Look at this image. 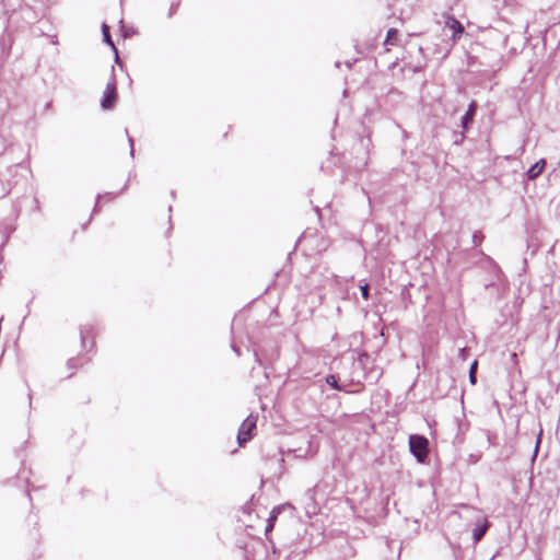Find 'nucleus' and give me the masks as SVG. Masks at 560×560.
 I'll return each instance as SVG.
<instances>
[{"instance_id": "obj_5", "label": "nucleus", "mask_w": 560, "mask_h": 560, "mask_svg": "<svg viewBox=\"0 0 560 560\" xmlns=\"http://www.w3.org/2000/svg\"><path fill=\"white\" fill-rule=\"evenodd\" d=\"M477 107H478V105H477L476 101H471L469 103L468 108H467L465 115L462 117V121H460L462 128L464 130H466L468 128V126L472 122L474 117L477 112Z\"/></svg>"}, {"instance_id": "obj_13", "label": "nucleus", "mask_w": 560, "mask_h": 560, "mask_svg": "<svg viewBox=\"0 0 560 560\" xmlns=\"http://www.w3.org/2000/svg\"><path fill=\"white\" fill-rule=\"evenodd\" d=\"M398 38V31L396 28H389L387 31L385 44L395 45Z\"/></svg>"}, {"instance_id": "obj_3", "label": "nucleus", "mask_w": 560, "mask_h": 560, "mask_svg": "<svg viewBox=\"0 0 560 560\" xmlns=\"http://www.w3.org/2000/svg\"><path fill=\"white\" fill-rule=\"evenodd\" d=\"M257 417L249 415L241 424L237 434V442L240 446H243L253 438V432L256 429Z\"/></svg>"}, {"instance_id": "obj_12", "label": "nucleus", "mask_w": 560, "mask_h": 560, "mask_svg": "<svg viewBox=\"0 0 560 560\" xmlns=\"http://www.w3.org/2000/svg\"><path fill=\"white\" fill-rule=\"evenodd\" d=\"M326 383L338 392L345 390V387L339 384L337 376L334 374L326 376Z\"/></svg>"}, {"instance_id": "obj_22", "label": "nucleus", "mask_w": 560, "mask_h": 560, "mask_svg": "<svg viewBox=\"0 0 560 560\" xmlns=\"http://www.w3.org/2000/svg\"><path fill=\"white\" fill-rule=\"evenodd\" d=\"M177 7H178V3H176V4L172 3L171 9H170V16H172L173 13L176 12Z\"/></svg>"}, {"instance_id": "obj_21", "label": "nucleus", "mask_w": 560, "mask_h": 560, "mask_svg": "<svg viewBox=\"0 0 560 560\" xmlns=\"http://www.w3.org/2000/svg\"><path fill=\"white\" fill-rule=\"evenodd\" d=\"M77 361H78V359L71 358L68 360L67 364L70 369H72V368L77 366Z\"/></svg>"}, {"instance_id": "obj_26", "label": "nucleus", "mask_w": 560, "mask_h": 560, "mask_svg": "<svg viewBox=\"0 0 560 560\" xmlns=\"http://www.w3.org/2000/svg\"><path fill=\"white\" fill-rule=\"evenodd\" d=\"M272 528H273V522H270V523L267 522L266 532H269Z\"/></svg>"}, {"instance_id": "obj_24", "label": "nucleus", "mask_w": 560, "mask_h": 560, "mask_svg": "<svg viewBox=\"0 0 560 560\" xmlns=\"http://www.w3.org/2000/svg\"><path fill=\"white\" fill-rule=\"evenodd\" d=\"M232 350L237 354V355H241V351H240V348L236 346V345H232Z\"/></svg>"}, {"instance_id": "obj_6", "label": "nucleus", "mask_w": 560, "mask_h": 560, "mask_svg": "<svg viewBox=\"0 0 560 560\" xmlns=\"http://www.w3.org/2000/svg\"><path fill=\"white\" fill-rule=\"evenodd\" d=\"M489 526H490V523L486 517H483L481 521H478V523L476 524V527L472 530V539L475 542H478L482 539V537L487 533Z\"/></svg>"}, {"instance_id": "obj_2", "label": "nucleus", "mask_w": 560, "mask_h": 560, "mask_svg": "<svg viewBox=\"0 0 560 560\" xmlns=\"http://www.w3.org/2000/svg\"><path fill=\"white\" fill-rule=\"evenodd\" d=\"M409 450L417 462L423 463L429 453V441L423 435L412 434L409 436Z\"/></svg>"}, {"instance_id": "obj_1", "label": "nucleus", "mask_w": 560, "mask_h": 560, "mask_svg": "<svg viewBox=\"0 0 560 560\" xmlns=\"http://www.w3.org/2000/svg\"><path fill=\"white\" fill-rule=\"evenodd\" d=\"M22 150L10 144L0 153V199L5 197L16 184L19 170L24 168Z\"/></svg>"}, {"instance_id": "obj_10", "label": "nucleus", "mask_w": 560, "mask_h": 560, "mask_svg": "<svg viewBox=\"0 0 560 560\" xmlns=\"http://www.w3.org/2000/svg\"><path fill=\"white\" fill-rule=\"evenodd\" d=\"M92 326L84 325L80 329L81 343L84 349L88 348V337L92 335Z\"/></svg>"}, {"instance_id": "obj_11", "label": "nucleus", "mask_w": 560, "mask_h": 560, "mask_svg": "<svg viewBox=\"0 0 560 560\" xmlns=\"http://www.w3.org/2000/svg\"><path fill=\"white\" fill-rule=\"evenodd\" d=\"M117 195H118V194H114V192H106V194H104V195H97V197H96V203H95V206H94V209H93L92 214H95V213H97V212H98V203H100V201H101L102 199H104V200H106V201H113V200L116 198V196H117Z\"/></svg>"}, {"instance_id": "obj_23", "label": "nucleus", "mask_w": 560, "mask_h": 560, "mask_svg": "<svg viewBox=\"0 0 560 560\" xmlns=\"http://www.w3.org/2000/svg\"><path fill=\"white\" fill-rule=\"evenodd\" d=\"M254 357H255L256 362L261 365L262 364L261 359L256 350L254 351Z\"/></svg>"}, {"instance_id": "obj_7", "label": "nucleus", "mask_w": 560, "mask_h": 560, "mask_svg": "<svg viewBox=\"0 0 560 560\" xmlns=\"http://www.w3.org/2000/svg\"><path fill=\"white\" fill-rule=\"evenodd\" d=\"M446 25L453 31V39L458 38L465 31L463 24L451 15L447 16Z\"/></svg>"}, {"instance_id": "obj_8", "label": "nucleus", "mask_w": 560, "mask_h": 560, "mask_svg": "<svg viewBox=\"0 0 560 560\" xmlns=\"http://www.w3.org/2000/svg\"><path fill=\"white\" fill-rule=\"evenodd\" d=\"M545 165H546L545 160H539L538 162H536L527 171V178L535 179L536 177H538L542 173Z\"/></svg>"}, {"instance_id": "obj_16", "label": "nucleus", "mask_w": 560, "mask_h": 560, "mask_svg": "<svg viewBox=\"0 0 560 560\" xmlns=\"http://www.w3.org/2000/svg\"><path fill=\"white\" fill-rule=\"evenodd\" d=\"M361 295L364 300H368L370 296V285L368 283H364L360 285Z\"/></svg>"}, {"instance_id": "obj_4", "label": "nucleus", "mask_w": 560, "mask_h": 560, "mask_svg": "<svg viewBox=\"0 0 560 560\" xmlns=\"http://www.w3.org/2000/svg\"><path fill=\"white\" fill-rule=\"evenodd\" d=\"M117 101L116 83L114 78L106 84V89L101 98V106L103 109H112Z\"/></svg>"}, {"instance_id": "obj_18", "label": "nucleus", "mask_w": 560, "mask_h": 560, "mask_svg": "<svg viewBox=\"0 0 560 560\" xmlns=\"http://www.w3.org/2000/svg\"><path fill=\"white\" fill-rule=\"evenodd\" d=\"M279 512H280V508H275V509L271 511V513H270V515H269V517H268V523H270V522H275Z\"/></svg>"}, {"instance_id": "obj_25", "label": "nucleus", "mask_w": 560, "mask_h": 560, "mask_svg": "<svg viewBox=\"0 0 560 560\" xmlns=\"http://www.w3.org/2000/svg\"><path fill=\"white\" fill-rule=\"evenodd\" d=\"M465 353H466V349L465 348H460L459 349V357L465 360Z\"/></svg>"}, {"instance_id": "obj_19", "label": "nucleus", "mask_w": 560, "mask_h": 560, "mask_svg": "<svg viewBox=\"0 0 560 560\" xmlns=\"http://www.w3.org/2000/svg\"><path fill=\"white\" fill-rule=\"evenodd\" d=\"M126 135L128 137V142H129V145H130V155L133 156V154H135L133 139L131 137H129L128 130H126Z\"/></svg>"}, {"instance_id": "obj_9", "label": "nucleus", "mask_w": 560, "mask_h": 560, "mask_svg": "<svg viewBox=\"0 0 560 560\" xmlns=\"http://www.w3.org/2000/svg\"><path fill=\"white\" fill-rule=\"evenodd\" d=\"M102 33H103L104 42L114 49V51L116 54V60H118L117 49H116V46L110 37L109 26L106 23L102 24Z\"/></svg>"}, {"instance_id": "obj_15", "label": "nucleus", "mask_w": 560, "mask_h": 560, "mask_svg": "<svg viewBox=\"0 0 560 560\" xmlns=\"http://www.w3.org/2000/svg\"><path fill=\"white\" fill-rule=\"evenodd\" d=\"M273 462L278 466V470L275 471V475L281 476L283 474V464H284L283 457L282 456L275 457Z\"/></svg>"}, {"instance_id": "obj_17", "label": "nucleus", "mask_w": 560, "mask_h": 560, "mask_svg": "<svg viewBox=\"0 0 560 560\" xmlns=\"http://www.w3.org/2000/svg\"><path fill=\"white\" fill-rule=\"evenodd\" d=\"M483 236L480 232H475L472 235V242L475 245H479L482 241Z\"/></svg>"}, {"instance_id": "obj_29", "label": "nucleus", "mask_w": 560, "mask_h": 560, "mask_svg": "<svg viewBox=\"0 0 560 560\" xmlns=\"http://www.w3.org/2000/svg\"><path fill=\"white\" fill-rule=\"evenodd\" d=\"M558 212L560 213V205H559V207H558Z\"/></svg>"}, {"instance_id": "obj_20", "label": "nucleus", "mask_w": 560, "mask_h": 560, "mask_svg": "<svg viewBox=\"0 0 560 560\" xmlns=\"http://www.w3.org/2000/svg\"><path fill=\"white\" fill-rule=\"evenodd\" d=\"M541 434H542V429L539 430V433H538V436H537V440H536L535 454L537 453L539 444L541 442Z\"/></svg>"}, {"instance_id": "obj_14", "label": "nucleus", "mask_w": 560, "mask_h": 560, "mask_svg": "<svg viewBox=\"0 0 560 560\" xmlns=\"http://www.w3.org/2000/svg\"><path fill=\"white\" fill-rule=\"evenodd\" d=\"M477 368H478V362H477V360H475L470 364V368H469V382L472 385H475L477 383V376H476Z\"/></svg>"}, {"instance_id": "obj_27", "label": "nucleus", "mask_w": 560, "mask_h": 560, "mask_svg": "<svg viewBox=\"0 0 560 560\" xmlns=\"http://www.w3.org/2000/svg\"><path fill=\"white\" fill-rule=\"evenodd\" d=\"M516 358H517V355H516V353H515V352L511 353V359H512V361H514V362H515V361H516Z\"/></svg>"}, {"instance_id": "obj_28", "label": "nucleus", "mask_w": 560, "mask_h": 560, "mask_svg": "<svg viewBox=\"0 0 560 560\" xmlns=\"http://www.w3.org/2000/svg\"><path fill=\"white\" fill-rule=\"evenodd\" d=\"M306 238H307V235L303 234V241H305Z\"/></svg>"}]
</instances>
